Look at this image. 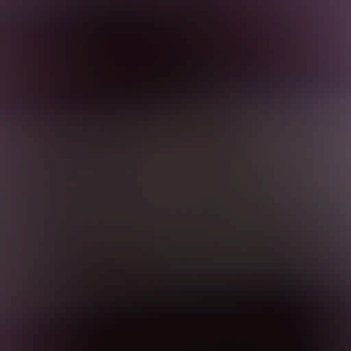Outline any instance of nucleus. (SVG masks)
I'll list each match as a JSON object with an SVG mask.
<instances>
[{
    "label": "nucleus",
    "instance_id": "obj_1",
    "mask_svg": "<svg viewBox=\"0 0 351 351\" xmlns=\"http://www.w3.org/2000/svg\"><path fill=\"white\" fill-rule=\"evenodd\" d=\"M26 134H29V132H27Z\"/></svg>",
    "mask_w": 351,
    "mask_h": 351
},
{
    "label": "nucleus",
    "instance_id": "obj_2",
    "mask_svg": "<svg viewBox=\"0 0 351 351\" xmlns=\"http://www.w3.org/2000/svg\"><path fill=\"white\" fill-rule=\"evenodd\" d=\"M108 134H111L112 133H111V132H109Z\"/></svg>",
    "mask_w": 351,
    "mask_h": 351
}]
</instances>
